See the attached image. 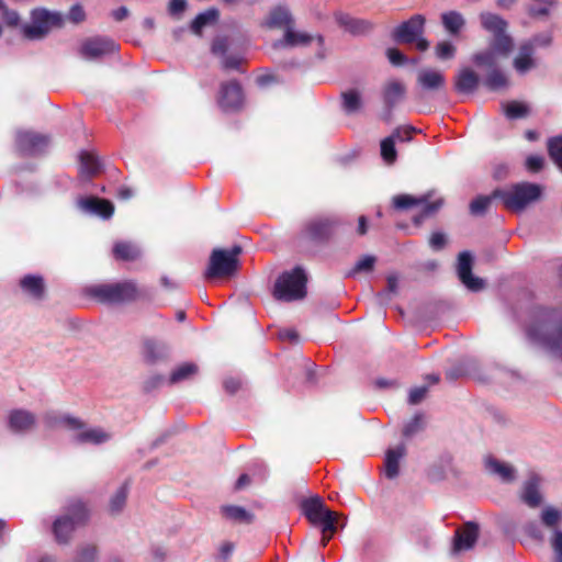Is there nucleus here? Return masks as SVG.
I'll return each instance as SVG.
<instances>
[{"instance_id":"1","label":"nucleus","mask_w":562,"mask_h":562,"mask_svg":"<svg viewBox=\"0 0 562 562\" xmlns=\"http://www.w3.org/2000/svg\"><path fill=\"white\" fill-rule=\"evenodd\" d=\"M87 293L100 303L123 304L136 301H150L153 294L145 288H139L134 280L91 285Z\"/></svg>"},{"instance_id":"2","label":"nucleus","mask_w":562,"mask_h":562,"mask_svg":"<svg viewBox=\"0 0 562 562\" xmlns=\"http://www.w3.org/2000/svg\"><path fill=\"white\" fill-rule=\"evenodd\" d=\"M90 519V509L81 498H69L52 525V532L58 544H68L77 528L83 527Z\"/></svg>"},{"instance_id":"3","label":"nucleus","mask_w":562,"mask_h":562,"mask_svg":"<svg viewBox=\"0 0 562 562\" xmlns=\"http://www.w3.org/2000/svg\"><path fill=\"white\" fill-rule=\"evenodd\" d=\"M528 335L549 350L560 351L562 349V313L558 310L546 312L540 321L528 328Z\"/></svg>"},{"instance_id":"4","label":"nucleus","mask_w":562,"mask_h":562,"mask_svg":"<svg viewBox=\"0 0 562 562\" xmlns=\"http://www.w3.org/2000/svg\"><path fill=\"white\" fill-rule=\"evenodd\" d=\"M542 187L537 183L520 182L509 189L494 190V196H498L505 209L512 212H521L530 203L540 199Z\"/></svg>"},{"instance_id":"5","label":"nucleus","mask_w":562,"mask_h":562,"mask_svg":"<svg viewBox=\"0 0 562 562\" xmlns=\"http://www.w3.org/2000/svg\"><path fill=\"white\" fill-rule=\"evenodd\" d=\"M307 276L300 266L284 271L274 283L273 296L278 301L293 302L306 296Z\"/></svg>"},{"instance_id":"6","label":"nucleus","mask_w":562,"mask_h":562,"mask_svg":"<svg viewBox=\"0 0 562 562\" xmlns=\"http://www.w3.org/2000/svg\"><path fill=\"white\" fill-rule=\"evenodd\" d=\"M65 18L60 12H52L44 8L34 9L31 12V22L22 25L21 34L27 41H41L53 29L64 26Z\"/></svg>"},{"instance_id":"7","label":"nucleus","mask_w":562,"mask_h":562,"mask_svg":"<svg viewBox=\"0 0 562 562\" xmlns=\"http://www.w3.org/2000/svg\"><path fill=\"white\" fill-rule=\"evenodd\" d=\"M241 251L243 249L239 245H234L231 249H213L207 268L204 272V278L212 280L234 276L239 269L238 257Z\"/></svg>"},{"instance_id":"8","label":"nucleus","mask_w":562,"mask_h":562,"mask_svg":"<svg viewBox=\"0 0 562 562\" xmlns=\"http://www.w3.org/2000/svg\"><path fill=\"white\" fill-rule=\"evenodd\" d=\"M482 27L492 34L491 48L503 57L509 56L514 49V40L507 34L508 23L498 14L482 12L480 14Z\"/></svg>"},{"instance_id":"9","label":"nucleus","mask_w":562,"mask_h":562,"mask_svg":"<svg viewBox=\"0 0 562 562\" xmlns=\"http://www.w3.org/2000/svg\"><path fill=\"white\" fill-rule=\"evenodd\" d=\"M340 224L338 216L317 215L305 222L302 235L312 243L326 244L335 236Z\"/></svg>"},{"instance_id":"10","label":"nucleus","mask_w":562,"mask_h":562,"mask_svg":"<svg viewBox=\"0 0 562 562\" xmlns=\"http://www.w3.org/2000/svg\"><path fill=\"white\" fill-rule=\"evenodd\" d=\"M50 137L30 130L15 132L14 144L18 153L22 156H36L42 154L49 145Z\"/></svg>"},{"instance_id":"11","label":"nucleus","mask_w":562,"mask_h":562,"mask_svg":"<svg viewBox=\"0 0 562 562\" xmlns=\"http://www.w3.org/2000/svg\"><path fill=\"white\" fill-rule=\"evenodd\" d=\"M245 97L241 85L237 80L222 82L217 103L224 112H237L244 105Z\"/></svg>"},{"instance_id":"12","label":"nucleus","mask_w":562,"mask_h":562,"mask_svg":"<svg viewBox=\"0 0 562 562\" xmlns=\"http://www.w3.org/2000/svg\"><path fill=\"white\" fill-rule=\"evenodd\" d=\"M392 37L400 44H415L422 50V14H415L395 27Z\"/></svg>"},{"instance_id":"13","label":"nucleus","mask_w":562,"mask_h":562,"mask_svg":"<svg viewBox=\"0 0 562 562\" xmlns=\"http://www.w3.org/2000/svg\"><path fill=\"white\" fill-rule=\"evenodd\" d=\"M472 268V254L470 251H461L458 256V278L468 290L477 292L484 288V281L481 278L473 276Z\"/></svg>"},{"instance_id":"14","label":"nucleus","mask_w":562,"mask_h":562,"mask_svg":"<svg viewBox=\"0 0 562 562\" xmlns=\"http://www.w3.org/2000/svg\"><path fill=\"white\" fill-rule=\"evenodd\" d=\"M480 535V527L474 521H468L454 532L453 551H468L474 547Z\"/></svg>"},{"instance_id":"15","label":"nucleus","mask_w":562,"mask_h":562,"mask_svg":"<svg viewBox=\"0 0 562 562\" xmlns=\"http://www.w3.org/2000/svg\"><path fill=\"white\" fill-rule=\"evenodd\" d=\"M117 45L109 38L92 37L87 38L80 47V55L87 59H95L103 55L113 53Z\"/></svg>"},{"instance_id":"16","label":"nucleus","mask_w":562,"mask_h":562,"mask_svg":"<svg viewBox=\"0 0 562 562\" xmlns=\"http://www.w3.org/2000/svg\"><path fill=\"white\" fill-rule=\"evenodd\" d=\"M77 206L85 213L94 214L102 218H110L114 213L112 202L93 195L79 198Z\"/></svg>"},{"instance_id":"17","label":"nucleus","mask_w":562,"mask_h":562,"mask_svg":"<svg viewBox=\"0 0 562 562\" xmlns=\"http://www.w3.org/2000/svg\"><path fill=\"white\" fill-rule=\"evenodd\" d=\"M295 24V20L285 5L272 8L267 18L260 23V26L268 30H285Z\"/></svg>"},{"instance_id":"18","label":"nucleus","mask_w":562,"mask_h":562,"mask_svg":"<svg viewBox=\"0 0 562 562\" xmlns=\"http://www.w3.org/2000/svg\"><path fill=\"white\" fill-rule=\"evenodd\" d=\"M533 41H525L519 45L518 54L513 60V67L519 75H525L537 67Z\"/></svg>"},{"instance_id":"19","label":"nucleus","mask_w":562,"mask_h":562,"mask_svg":"<svg viewBox=\"0 0 562 562\" xmlns=\"http://www.w3.org/2000/svg\"><path fill=\"white\" fill-rule=\"evenodd\" d=\"M419 512V493L407 492L403 493L398 504V515L404 524L413 526L417 520Z\"/></svg>"},{"instance_id":"20","label":"nucleus","mask_w":562,"mask_h":562,"mask_svg":"<svg viewBox=\"0 0 562 562\" xmlns=\"http://www.w3.org/2000/svg\"><path fill=\"white\" fill-rule=\"evenodd\" d=\"M335 20L340 27L352 35H366L373 30L372 22L353 18L348 13L337 12L335 13Z\"/></svg>"},{"instance_id":"21","label":"nucleus","mask_w":562,"mask_h":562,"mask_svg":"<svg viewBox=\"0 0 562 562\" xmlns=\"http://www.w3.org/2000/svg\"><path fill=\"white\" fill-rule=\"evenodd\" d=\"M301 509L303 515L314 526H317L322 518L330 512L326 508L325 503L319 496L303 499L301 503Z\"/></svg>"},{"instance_id":"22","label":"nucleus","mask_w":562,"mask_h":562,"mask_svg":"<svg viewBox=\"0 0 562 562\" xmlns=\"http://www.w3.org/2000/svg\"><path fill=\"white\" fill-rule=\"evenodd\" d=\"M480 83L479 75L471 68H462L454 77V89L458 93L471 94Z\"/></svg>"},{"instance_id":"23","label":"nucleus","mask_w":562,"mask_h":562,"mask_svg":"<svg viewBox=\"0 0 562 562\" xmlns=\"http://www.w3.org/2000/svg\"><path fill=\"white\" fill-rule=\"evenodd\" d=\"M407 449L404 445L390 448L385 452L384 458V475L389 480H393L400 474V460L406 456Z\"/></svg>"},{"instance_id":"24","label":"nucleus","mask_w":562,"mask_h":562,"mask_svg":"<svg viewBox=\"0 0 562 562\" xmlns=\"http://www.w3.org/2000/svg\"><path fill=\"white\" fill-rule=\"evenodd\" d=\"M36 423L35 415L25 409H13L9 414V428L13 432L31 430Z\"/></svg>"},{"instance_id":"25","label":"nucleus","mask_w":562,"mask_h":562,"mask_svg":"<svg viewBox=\"0 0 562 562\" xmlns=\"http://www.w3.org/2000/svg\"><path fill=\"white\" fill-rule=\"evenodd\" d=\"M539 485L540 479L536 474H532L522 485L520 499L530 508H536L542 503Z\"/></svg>"},{"instance_id":"26","label":"nucleus","mask_w":562,"mask_h":562,"mask_svg":"<svg viewBox=\"0 0 562 562\" xmlns=\"http://www.w3.org/2000/svg\"><path fill=\"white\" fill-rule=\"evenodd\" d=\"M341 110L347 115L359 113L363 108V99L361 92L356 89H347L340 93Z\"/></svg>"},{"instance_id":"27","label":"nucleus","mask_w":562,"mask_h":562,"mask_svg":"<svg viewBox=\"0 0 562 562\" xmlns=\"http://www.w3.org/2000/svg\"><path fill=\"white\" fill-rule=\"evenodd\" d=\"M312 35L304 32H296L294 30V25L288 27L283 34V37L277 41L273 46L274 47H296V46H307L312 43Z\"/></svg>"},{"instance_id":"28","label":"nucleus","mask_w":562,"mask_h":562,"mask_svg":"<svg viewBox=\"0 0 562 562\" xmlns=\"http://www.w3.org/2000/svg\"><path fill=\"white\" fill-rule=\"evenodd\" d=\"M144 359L148 363H155L167 358L168 348L166 344L157 341L153 338H146L143 341Z\"/></svg>"},{"instance_id":"29","label":"nucleus","mask_w":562,"mask_h":562,"mask_svg":"<svg viewBox=\"0 0 562 562\" xmlns=\"http://www.w3.org/2000/svg\"><path fill=\"white\" fill-rule=\"evenodd\" d=\"M422 432V413H415L411 418L404 422L401 430L402 442L405 447L411 443Z\"/></svg>"},{"instance_id":"30","label":"nucleus","mask_w":562,"mask_h":562,"mask_svg":"<svg viewBox=\"0 0 562 562\" xmlns=\"http://www.w3.org/2000/svg\"><path fill=\"white\" fill-rule=\"evenodd\" d=\"M22 290L36 300H42L45 294L44 279L40 276L27 274L20 281Z\"/></svg>"},{"instance_id":"31","label":"nucleus","mask_w":562,"mask_h":562,"mask_svg":"<svg viewBox=\"0 0 562 562\" xmlns=\"http://www.w3.org/2000/svg\"><path fill=\"white\" fill-rule=\"evenodd\" d=\"M422 206V196L397 194L392 198V207L398 213H406Z\"/></svg>"},{"instance_id":"32","label":"nucleus","mask_w":562,"mask_h":562,"mask_svg":"<svg viewBox=\"0 0 562 562\" xmlns=\"http://www.w3.org/2000/svg\"><path fill=\"white\" fill-rule=\"evenodd\" d=\"M220 18V11L216 8H209L204 12L199 13L191 22V31L200 35L203 27L217 22Z\"/></svg>"},{"instance_id":"33","label":"nucleus","mask_w":562,"mask_h":562,"mask_svg":"<svg viewBox=\"0 0 562 562\" xmlns=\"http://www.w3.org/2000/svg\"><path fill=\"white\" fill-rule=\"evenodd\" d=\"M405 94V87L398 81H389L383 88V100L387 108L396 104Z\"/></svg>"},{"instance_id":"34","label":"nucleus","mask_w":562,"mask_h":562,"mask_svg":"<svg viewBox=\"0 0 562 562\" xmlns=\"http://www.w3.org/2000/svg\"><path fill=\"white\" fill-rule=\"evenodd\" d=\"M446 87V77L442 71L428 68L424 69V90L438 91Z\"/></svg>"},{"instance_id":"35","label":"nucleus","mask_w":562,"mask_h":562,"mask_svg":"<svg viewBox=\"0 0 562 562\" xmlns=\"http://www.w3.org/2000/svg\"><path fill=\"white\" fill-rule=\"evenodd\" d=\"M113 255L117 260L134 261L139 257L140 252L132 243L119 241L113 247Z\"/></svg>"},{"instance_id":"36","label":"nucleus","mask_w":562,"mask_h":562,"mask_svg":"<svg viewBox=\"0 0 562 562\" xmlns=\"http://www.w3.org/2000/svg\"><path fill=\"white\" fill-rule=\"evenodd\" d=\"M76 441L79 443L100 445L110 439V435L101 428H90L76 435Z\"/></svg>"},{"instance_id":"37","label":"nucleus","mask_w":562,"mask_h":562,"mask_svg":"<svg viewBox=\"0 0 562 562\" xmlns=\"http://www.w3.org/2000/svg\"><path fill=\"white\" fill-rule=\"evenodd\" d=\"M441 21L445 29L452 35H457L465 25L464 18L457 11L442 13Z\"/></svg>"},{"instance_id":"38","label":"nucleus","mask_w":562,"mask_h":562,"mask_svg":"<svg viewBox=\"0 0 562 562\" xmlns=\"http://www.w3.org/2000/svg\"><path fill=\"white\" fill-rule=\"evenodd\" d=\"M484 85L492 91H498L508 86V78L499 68H492L485 77Z\"/></svg>"},{"instance_id":"39","label":"nucleus","mask_w":562,"mask_h":562,"mask_svg":"<svg viewBox=\"0 0 562 562\" xmlns=\"http://www.w3.org/2000/svg\"><path fill=\"white\" fill-rule=\"evenodd\" d=\"M486 468L501 476L504 482H512L515 479V470L513 467L506 463H502L496 459L488 458L486 460Z\"/></svg>"},{"instance_id":"40","label":"nucleus","mask_w":562,"mask_h":562,"mask_svg":"<svg viewBox=\"0 0 562 562\" xmlns=\"http://www.w3.org/2000/svg\"><path fill=\"white\" fill-rule=\"evenodd\" d=\"M494 199H498V196H494V191L490 195L476 196L469 205L470 213L473 216L485 215Z\"/></svg>"},{"instance_id":"41","label":"nucleus","mask_w":562,"mask_h":562,"mask_svg":"<svg viewBox=\"0 0 562 562\" xmlns=\"http://www.w3.org/2000/svg\"><path fill=\"white\" fill-rule=\"evenodd\" d=\"M338 514L335 512H328L324 518L318 522L317 526H322V546L325 547L329 539L331 538V535L336 531V520H337Z\"/></svg>"},{"instance_id":"42","label":"nucleus","mask_w":562,"mask_h":562,"mask_svg":"<svg viewBox=\"0 0 562 562\" xmlns=\"http://www.w3.org/2000/svg\"><path fill=\"white\" fill-rule=\"evenodd\" d=\"M395 140L396 139L394 138V135L385 137L384 139L381 140V157L387 165L394 164L397 158Z\"/></svg>"},{"instance_id":"43","label":"nucleus","mask_w":562,"mask_h":562,"mask_svg":"<svg viewBox=\"0 0 562 562\" xmlns=\"http://www.w3.org/2000/svg\"><path fill=\"white\" fill-rule=\"evenodd\" d=\"M81 172L87 176H94L100 170V162L98 158L88 151H83L80 155Z\"/></svg>"},{"instance_id":"44","label":"nucleus","mask_w":562,"mask_h":562,"mask_svg":"<svg viewBox=\"0 0 562 562\" xmlns=\"http://www.w3.org/2000/svg\"><path fill=\"white\" fill-rule=\"evenodd\" d=\"M530 113V109L526 103L519 101H510L505 106V115L509 120H517L527 117Z\"/></svg>"},{"instance_id":"45","label":"nucleus","mask_w":562,"mask_h":562,"mask_svg":"<svg viewBox=\"0 0 562 562\" xmlns=\"http://www.w3.org/2000/svg\"><path fill=\"white\" fill-rule=\"evenodd\" d=\"M198 372V366L191 362L183 363L172 371L170 374V383H178L187 380Z\"/></svg>"},{"instance_id":"46","label":"nucleus","mask_w":562,"mask_h":562,"mask_svg":"<svg viewBox=\"0 0 562 562\" xmlns=\"http://www.w3.org/2000/svg\"><path fill=\"white\" fill-rule=\"evenodd\" d=\"M222 512L228 519L235 521L249 522L252 519V515L240 506L229 505L222 507Z\"/></svg>"},{"instance_id":"47","label":"nucleus","mask_w":562,"mask_h":562,"mask_svg":"<svg viewBox=\"0 0 562 562\" xmlns=\"http://www.w3.org/2000/svg\"><path fill=\"white\" fill-rule=\"evenodd\" d=\"M128 493V482H125L112 496L110 501V510L113 514H117L122 510L126 503Z\"/></svg>"},{"instance_id":"48","label":"nucleus","mask_w":562,"mask_h":562,"mask_svg":"<svg viewBox=\"0 0 562 562\" xmlns=\"http://www.w3.org/2000/svg\"><path fill=\"white\" fill-rule=\"evenodd\" d=\"M495 54L496 53L492 48L490 50L480 52L472 56V61L476 66H480V67L484 66V67L492 69V68L496 67Z\"/></svg>"},{"instance_id":"49","label":"nucleus","mask_w":562,"mask_h":562,"mask_svg":"<svg viewBox=\"0 0 562 562\" xmlns=\"http://www.w3.org/2000/svg\"><path fill=\"white\" fill-rule=\"evenodd\" d=\"M457 47L448 42L441 41L435 46L436 57L440 60H449L456 56Z\"/></svg>"},{"instance_id":"50","label":"nucleus","mask_w":562,"mask_h":562,"mask_svg":"<svg viewBox=\"0 0 562 562\" xmlns=\"http://www.w3.org/2000/svg\"><path fill=\"white\" fill-rule=\"evenodd\" d=\"M548 151L552 160L562 169V136L549 140Z\"/></svg>"},{"instance_id":"51","label":"nucleus","mask_w":562,"mask_h":562,"mask_svg":"<svg viewBox=\"0 0 562 562\" xmlns=\"http://www.w3.org/2000/svg\"><path fill=\"white\" fill-rule=\"evenodd\" d=\"M98 557V548L94 544H87L78 550L74 562H94Z\"/></svg>"},{"instance_id":"52","label":"nucleus","mask_w":562,"mask_h":562,"mask_svg":"<svg viewBox=\"0 0 562 562\" xmlns=\"http://www.w3.org/2000/svg\"><path fill=\"white\" fill-rule=\"evenodd\" d=\"M375 258L373 256H363L360 260H358L352 268L351 271H349L346 277H352L359 272L366 271H372L374 268Z\"/></svg>"},{"instance_id":"53","label":"nucleus","mask_w":562,"mask_h":562,"mask_svg":"<svg viewBox=\"0 0 562 562\" xmlns=\"http://www.w3.org/2000/svg\"><path fill=\"white\" fill-rule=\"evenodd\" d=\"M424 216L432 214L437 212L443 203V200L441 198H436L432 200V193L424 194Z\"/></svg>"},{"instance_id":"54","label":"nucleus","mask_w":562,"mask_h":562,"mask_svg":"<svg viewBox=\"0 0 562 562\" xmlns=\"http://www.w3.org/2000/svg\"><path fill=\"white\" fill-rule=\"evenodd\" d=\"M561 519V514L553 507H547L542 510L541 520L547 527H554Z\"/></svg>"},{"instance_id":"55","label":"nucleus","mask_w":562,"mask_h":562,"mask_svg":"<svg viewBox=\"0 0 562 562\" xmlns=\"http://www.w3.org/2000/svg\"><path fill=\"white\" fill-rule=\"evenodd\" d=\"M68 20L74 24L82 23L87 15L81 4H74L67 15Z\"/></svg>"},{"instance_id":"56","label":"nucleus","mask_w":562,"mask_h":562,"mask_svg":"<svg viewBox=\"0 0 562 562\" xmlns=\"http://www.w3.org/2000/svg\"><path fill=\"white\" fill-rule=\"evenodd\" d=\"M1 19L8 26H18L20 23V16L15 11L9 10L4 4L0 8Z\"/></svg>"},{"instance_id":"57","label":"nucleus","mask_w":562,"mask_h":562,"mask_svg":"<svg viewBox=\"0 0 562 562\" xmlns=\"http://www.w3.org/2000/svg\"><path fill=\"white\" fill-rule=\"evenodd\" d=\"M419 130H416L412 126H404L397 128L392 135H394L395 139H398L400 142H407L411 140L414 133H419Z\"/></svg>"},{"instance_id":"58","label":"nucleus","mask_w":562,"mask_h":562,"mask_svg":"<svg viewBox=\"0 0 562 562\" xmlns=\"http://www.w3.org/2000/svg\"><path fill=\"white\" fill-rule=\"evenodd\" d=\"M386 283H387L386 292L380 293L378 295L381 300H384V299L390 300V294L396 293L397 285H398V278L395 274H390L386 278Z\"/></svg>"},{"instance_id":"59","label":"nucleus","mask_w":562,"mask_h":562,"mask_svg":"<svg viewBox=\"0 0 562 562\" xmlns=\"http://www.w3.org/2000/svg\"><path fill=\"white\" fill-rule=\"evenodd\" d=\"M386 56L393 66H402L406 61L405 55L397 48H387Z\"/></svg>"},{"instance_id":"60","label":"nucleus","mask_w":562,"mask_h":562,"mask_svg":"<svg viewBox=\"0 0 562 562\" xmlns=\"http://www.w3.org/2000/svg\"><path fill=\"white\" fill-rule=\"evenodd\" d=\"M551 547L557 555V562H562V530H557L551 540Z\"/></svg>"},{"instance_id":"61","label":"nucleus","mask_w":562,"mask_h":562,"mask_svg":"<svg viewBox=\"0 0 562 562\" xmlns=\"http://www.w3.org/2000/svg\"><path fill=\"white\" fill-rule=\"evenodd\" d=\"M235 550L233 542L226 541L221 544L217 560L218 562H227Z\"/></svg>"},{"instance_id":"62","label":"nucleus","mask_w":562,"mask_h":562,"mask_svg":"<svg viewBox=\"0 0 562 562\" xmlns=\"http://www.w3.org/2000/svg\"><path fill=\"white\" fill-rule=\"evenodd\" d=\"M447 244V238L442 233H434L429 238V246L438 251L445 248Z\"/></svg>"},{"instance_id":"63","label":"nucleus","mask_w":562,"mask_h":562,"mask_svg":"<svg viewBox=\"0 0 562 562\" xmlns=\"http://www.w3.org/2000/svg\"><path fill=\"white\" fill-rule=\"evenodd\" d=\"M187 7V0H170L168 11L171 15H179L186 11Z\"/></svg>"},{"instance_id":"64","label":"nucleus","mask_w":562,"mask_h":562,"mask_svg":"<svg viewBox=\"0 0 562 562\" xmlns=\"http://www.w3.org/2000/svg\"><path fill=\"white\" fill-rule=\"evenodd\" d=\"M543 167V159L540 156H529L526 159V168L531 172H539Z\"/></svg>"}]
</instances>
